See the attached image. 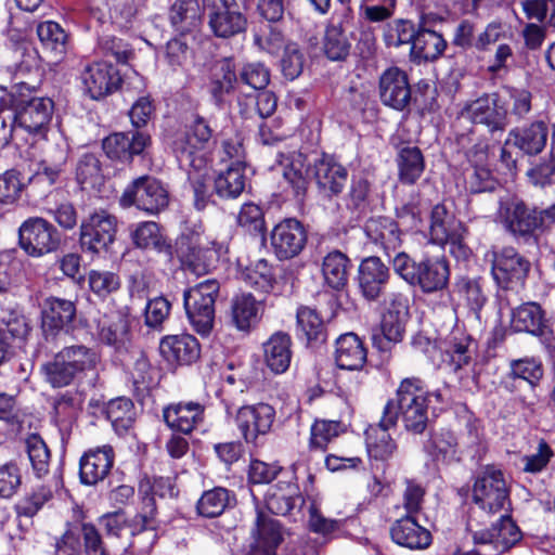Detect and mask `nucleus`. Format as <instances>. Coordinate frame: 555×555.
<instances>
[{"label":"nucleus","instance_id":"obj_26","mask_svg":"<svg viewBox=\"0 0 555 555\" xmlns=\"http://www.w3.org/2000/svg\"><path fill=\"white\" fill-rule=\"evenodd\" d=\"M150 143L151 138L147 133L131 130L106 137L102 145L108 158L130 163L134 156L141 155Z\"/></svg>","mask_w":555,"mask_h":555},{"label":"nucleus","instance_id":"obj_2","mask_svg":"<svg viewBox=\"0 0 555 555\" xmlns=\"http://www.w3.org/2000/svg\"><path fill=\"white\" fill-rule=\"evenodd\" d=\"M53 109L50 98L21 100L14 107L0 104V147L7 146L21 131L37 139L46 138Z\"/></svg>","mask_w":555,"mask_h":555},{"label":"nucleus","instance_id":"obj_18","mask_svg":"<svg viewBox=\"0 0 555 555\" xmlns=\"http://www.w3.org/2000/svg\"><path fill=\"white\" fill-rule=\"evenodd\" d=\"M398 412L395 403L388 401L383 410L379 423L366 431V449L370 459L375 461H388L397 451V443L388 430L396 426Z\"/></svg>","mask_w":555,"mask_h":555},{"label":"nucleus","instance_id":"obj_1","mask_svg":"<svg viewBox=\"0 0 555 555\" xmlns=\"http://www.w3.org/2000/svg\"><path fill=\"white\" fill-rule=\"evenodd\" d=\"M496 217L516 241L537 244L539 236L555 224V192L546 206L530 207L517 196L501 198Z\"/></svg>","mask_w":555,"mask_h":555},{"label":"nucleus","instance_id":"obj_44","mask_svg":"<svg viewBox=\"0 0 555 555\" xmlns=\"http://www.w3.org/2000/svg\"><path fill=\"white\" fill-rule=\"evenodd\" d=\"M246 183L245 168L229 165L214 179V191L221 198L234 199L244 192Z\"/></svg>","mask_w":555,"mask_h":555},{"label":"nucleus","instance_id":"obj_10","mask_svg":"<svg viewBox=\"0 0 555 555\" xmlns=\"http://www.w3.org/2000/svg\"><path fill=\"white\" fill-rule=\"evenodd\" d=\"M117 218L100 209L85 217L79 227V244L85 253L99 255L114 243L117 233Z\"/></svg>","mask_w":555,"mask_h":555},{"label":"nucleus","instance_id":"obj_60","mask_svg":"<svg viewBox=\"0 0 555 555\" xmlns=\"http://www.w3.org/2000/svg\"><path fill=\"white\" fill-rule=\"evenodd\" d=\"M501 103L511 106V113L518 118H525L531 111L532 94L525 88L503 86L501 89Z\"/></svg>","mask_w":555,"mask_h":555},{"label":"nucleus","instance_id":"obj_28","mask_svg":"<svg viewBox=\"0 0 555 555\" xmlns=\"http://www.w3.org/2000/svg\"><path fill=\"white\" fill-rule=\"evenodd\" d=\"M390 279L389 268L375 256L363 259L359 266L358 284L367 301H376Z\"/></svg>","mask_w":555,"mask_h":555},{"label":"nucleus","instance_id":"obj_30","mask_svg":"<svg viewBox=\"0 0 555 555\" xmlns=\"http://www.w3.org/2000/svg\"><path fill=\"white\" fill-rule=\"evenodd\" d=\"M205 408L198 402H178L166 406L163 418L172 430L190 434L204 421Z\"/></svg>","mask_w":555,"mask_h":555},{"label":"nucleus","instance_id":"obj_12","mask_svg":"<svg viewBox=\"0 0 555 555\" xmlns=\"http://www.w3.org/2000/svg\"><path fill=\"white\" fill-rule=\"evenodd\" d=\"M507 112L505 103H501L500 93H483L466 103L461 115L473 124L486 126L493 133L504 131L507 126Z\"/></svg>","mask_w":555,"mask_h":555},{"label":"nucleus","instance_id":"obj_61","mask_svg":"<svg viewBox=\"0 0 555 555\" xmlns=\"http://www.w3.org/2000/svg\"><path fill=\"white\" fill-rule=\"evenodd\" d=\"M508 369L521 382H526L531 389H534L543 377V365L541 360L533 357L511 360Z\"/></svg>","mask_w":555,"mask_h":555},{"label":"nucleus","instance_id":"obj_20","mask_svg":"<svg viewBox=\"0 0 555 555\" xmlns=\"http://www.w3.org/2000/svg\"><path fill=\"white\" fill-rule=\"evenodd\" d=\"M270 241L275 256L280 260H287L302 251L307 243V232L300 221L286 218L272 229Z\"/></svg>","mask_w":555,"mask_h":555},{"label":"nucleus","instance_id":"obj_13","mask_svg":"<svg viewBox=\"0 0 555 555\" xmlns=\"http://www.w3.org/2000/svg\"><path fill=\"white\" fill-rule=\"evenodd\" d=\"M18 242L26 254L40 257L57 249L60 236L53 224L43 218L33 217L21 224Z\"/></svg>","mask_w":555,"mask_h":555},{"label":"nucleus","instance_id":"obj_33","mask_svg":"<svg viewBox=\"0 0 555 555\" xmlns=\"http://www.w3.org/2000/svg\"><path fill=\"white\" fill-rule=\"evenodd\" d=\"M548 134L547 125L542 120H537L528 126L511 130L505 146L512 143L527 155H538L545 149Z\"/></svg>","mask_w":555,"mask_h":555},{"label":"nucleus","instance_id":"obj_31","mask_svg":"<svg viewBox=\"0 0 555 555\" xmlns=\"http://www.w3.org/2000/svg\"><path fill=\"white\" fill-rule=\"evenodd\" d=\"M450 279L449 263L444 257H428L418 261L413 286L424 293H435L447 287Z\"/></svg>","mask_w":555,"mask_h":555},{"label":"nucleus","instance_id":"obj_49","mask_svg":"<svg viewBox=\"0 0 555 555\" xmlns=\"http://www.w3.org/2000/svg\"><path fill=\"white\" fill-rule=\"evenodd\" d=\"M188 170V179L194 194V206L197 210L205 209L211 202L212 190L209 177L210 162H205L204 168L181 166Z\"/></svg>","mask_w":555,"mask_h":555},{"label":"nucleus","instance_id":"obj_48","mask_svg":"<svg viewBox=\"0 0 555 555\" xmlns=\"http://www.w3.org/2000/svg\"><path fill=\"white\" fill-rule=\"evenodd\" d=\"M425 451L436 462L449 463L460 460L457 439L450 430L434 433L425 444Z\"/></svg>","mask_w":555,"mask_h":555},{"label":"nucleus","instance_id":"obj_63","mask_svg":"<svg viewBox=\"0 0 555 555\" xmlns=\"http://www.w3.org/2000/svg\"><path fill=\"white\" fill-rule=\"evenodd\" d=\"M99 338L117 350L121 349L129 340L127 321L120 317L115 320H103L99 324Z\"/></svg>","mask_w":555,"mask_h":555},{"label":"nucleus","instance_id":"obj_40","mask_svg":"<svg viewBox=\"0 0 555 555\" xmlns=\"http://www.w3.org/2000/svg\"><path fill=\"white\" fill-rule=\"evenodd\" d=\"M280 473L282 478L274 486V489L270 490L267 506L274 514L285 515L294 508L299 488L294 482L292 474L282 470Z\"/></svg>","mask_w":555,"mask_h":555},{"label":"nucleus","instance_id":"obj_27","mask_svg":"<svg viewBox=\"0 0 555 555\" xmlns=\"http://www.w3.org/2000/svg\"><path fill=\"white\" fill-rule=\"evenodd\" d=\"M311 170L322 194L331 197L343 192L348 180V170L333 156L323 154L314 160Z\"/></svg>","mask_w":555,"mask_h":555},{"label":"nucleus","instance_id":"obj_37","mask_svg":"<svg viewBox=\"0 0 555 555\" xmlns=\"http://www.w3.org/2000/svg\"><path fill=\"white\" fill-rule=\"evenodd\" d=\"M511 325L515 332H525L544 338L550 333L544 311L535 302H526L514 309Z\"/></svg>","mask_w":555,"mask_h":555},{"label":"nucleus","instance_id":"obj_25","mask_svg":"<svg viewBox=\"0 0 555 555\" xmlns=\"http://www.w3.org/2000/svg\"><path fill=\"white\" fill-rule=\"evenodd\" d=\"M77 313L76 302L57 296H49L41 304V327L46 335L54 336L68 330Z\"/></svg>","mask_w":555,"mask_h":555},{"label":"nucleus","instance_id":"obj_36","mask_svg":"<svg viewBox=\"0 0 555 555\" xmlns=\"http://www.w3.org/2000/svg\"><path fill=\"white\" fill-rule=\"evenodd\" d=\"M364 232L373 243L383 247L388 257L401 246L399 223L388 217L370 218L365 222Z\"/></svg>","mask_w":555,"mask_h":555},{"label":"nucleus","instance_id":"obj_50","mask_svg":"<svg viewBox=\"0 0 555 555\" xmlns=\"http://www.w3.org/2000/svg\"><path fill=\"white\" fill-rule=\"evenodd\" d=\"M238 105L240 113L244 118H254L257 115L263 119L273 115L278 106V99L273 92L263 89L256 95L240 98Z\"/></svg>","mask_w":555,"mask_h":555},{"label":"nucleus","instance_id":"obj_16","mask_svg":"<svg viewBox=\"0 0 555 555\" xmlns=\"http://www.w3.org/2000/svg\"><path fill=\"white\" fill-rule=\"evenodd\" d=\"M85 93L92 100H101L121 87L122 78L111 63L94 61L87 63L80 72Z\"/></svg>","mask_w":555,"mask_h":555},{"label":"nucleus","instance_id":"obj_59","mask_svg":"<svg viewBox=\"0 0 555 555\" xmlns=\"http://www.w3.org/2000/svg\"><path fill=\"white\" fill-rule=\"evenodd\" d=\"M350 47V41L340 26H327L323 39V50L330 60H345L349 54Z\"/></svg>","mask_w":555,"mask_h":555},{"label":"nucleus","instance_id":"obj_24","mask_svg":"<svg viewBox=\"0 0 555 555\" xmlns=\"http://www.w3.org/2000/svg\"><path fill=\"white\" fill-rule=\"evenodd\" d=\"M380 102L396 111H403L411 102V86L408 75L399 67L383 72L378 83Z\"/></svg>","mask_w":555,"mask_h":555},{"label":"nucleus","instance_id":"obj_9","mask_svg":"<svg viewBox=\"0 0 555 555\" xmlns=\"http://www.w3.org/2000/svg\"><path fill=\"white\" fill-rule=\"evenodd\" d=\"M183 267L199 276L209 272L216 258L215 242L208 237L202 224H194L184 232L178 243Z\"/></svg>","mask_w":555,"mask_h":555},{"label":"nucleus","instance_id":"obj_43","mask_svg":"<svg viewBox=\"0 0 555 555\" xmlns=\"http://www.w3.org/2000/svg\"><path fill=\"white\" fill-rule=\"evenodd\" d=\"M37 36L42 49L51 53L56 61L66 54L68 35L59 23L53 21L39 23L37 25Z\"/></svg>","mask_w":555,"mask_h":555},{"label":"nucleus","instance_id":"obj_3","mask_svg":"<svg viewBox=\"0 0 555 555\" xmlns=\"http://www.w3.org/2000/svg\"><path fill=\"white\" fill-rule=\"evenodd\" d=\"M100 362L99 353L85 345L62 348L54 357L42 364L44 380L53 388L70 385L75 379L95 370Z\"/></svg>","mask_w":555,"mask_h":555},{"label":"nucleus","instance_id":"obj_5","mask_svg":"<svg viewBox=\"0 0 555 555\" xmlns=\"http://www.w3.org/2000/svg\"><path fill=\"white\" fill-rule=\"evenodd\" d=\"M430 397L440 401L441 395L439 391L429 392L425 383L418 377H408L399 384L396 399L391 401L408 431L422 434L426 429Z\"/></svg>","mask_w":555,"mask_h":555},{"label":"nucleus","instance_id":"obj_38","mask_svg":"<svg viewBox=\"0 0 555 555\" xmlns=\"http://www.w3.org/2000/svg\"><path fill=\"white\" fill-rule=\"evenodd\" d=\"M266 365L275 374L286 372L291 365L292 338L284 332H276L263 344Z\"/></svg>","mask_w":555,"mask_h":555},{"label":"nucleus","instance_id":"obj_34","mask_svg":"<svg viewBox=\"0 0 555 555\" xmlns=\"http://www.w3.org/2000/svg\"><path fill=\"white\" fill-rule=\"evenodd\" d=\"M367 351L354 333H345L336 339L335 362L341 370L359 371L366 363Z\"/></svg>","mask_w":555,"mask_h":555},{"label":"nucleus","instance_id":"obj_58","mask_svg":"<svg viewBox=\"0 0 555 555\" xmlns=\"http://www.w3.org/2000/svg\"><path fill=\"white\" fill-rule=\"evenodd\" d=\"M296 318L297 326L308 343L322 344L326 340L324 323L315 310L309 307H300L297 310Z\"/></svg>","mask_w":555,"mask_h":555},{"label":"nucleus","instance_id":"obj_29","mask_svg":"<svg viewBox=\"0 0 555 555\" xmlns=\"http://www.w3.org/2000/svg\"><path fill=\"white\" fill-rule=\"evenodd\" d=\"M159 351L171 365H191L201 357V345L191 334L168 335L162 338Z\"/></svg>","mask_w":555,"mask_h":555},{"label":"nucleus","instance_id":"obj_54","mask_svg":"<svg viewBox=\"0 0 555 555\" xmlns=\"http://www.w3.org/2000/svg\"><path fill=\"white\" fill-rule=\"evenodd\" d=\"M107 420L119 435L126 433L135 420V410L132 401L128 398H116L105 406Z\"/></svg>","mask_w":555,"mask_h":555},{"label":"nucleus","instance_id":"obj_22","mask_svg":"<svg viewBox=\"0 0 555 555\" xmlns=\"http://www.w3.org/2000/svg\"><path fill=\"white\" fill-rule=\"evenodd\" d=\"M409 318L408 298L401 293H390L383 301L380 330L390 343L403 339L405 324Z\"/></svg>","mask_w":555,"mask_h":555},{"label":"nucleus","instance_id":"obj_56","mask_svg":"<svg viewBox=\"0 0 555 555\" xmlns=\"http://www.w3.org/2000/svg\"><path fill=\"white\" fill-rule=\"evenodd\" d=\"M102 166L99 157L92 153L80 156L76 164V180L82 189H96L103 182Z\"/></svg>","mask_w":555,"mask_h":555},{"label":"nucleus","instance_id":"obj_47","mask_svg":"<svg viewBox=\"0 0 555 555\" xmlns=\"http://www.w3.org/2000/svg\"><path fill=\"white\" fill-rule=\"evenodd\" d=\"M350 259L339 250L330 251L322 262V274L325 283L333 289L344 288L348 282Z\"/></svg>","mask_w":555,"mask_h":555},{"label":"nucleus","instance_id":"obj_53","mask_svg":"<svg viewBox=\"0 0 555 555\" xmlns=\"http://www.w3.org/2000/svg\"><path fill=\"white\" fill-rule=\"evenodd\" d=\"M257 546L266 553L274 550L283 540L282 528L278 520L257 511L256 527L253 531Z\"/></svg>","mask_w":555,"mask_h":555},{"label":"nucleus","instance_id":"obj_23","mask_svg":"<svg viewBox=\"0 0 555 555\" xmlns=\"http://www.w3.org/2000/svg\"><path fill=\"white\" fill-rule=\"evenodd\" d=\"M114 463L115 452L112 446L104 444L88 449L79 460L80 482L86 486L98 485L108 476Z\"/></svg>","mask_w":555,"mask_h":555},{"label":"nucleus","instance_id":"obj_45","mask_svg":"<svg viewBox=\"0 0 555 555\" xmlns=\"http://www.w3.org/2000/svg\"><path fill=\"white\" fill-rule=\"evenodd\" d=\"M281 158L280 164L285 181L292 186L295 196H302L308 184L307 157L302 153L294 152L287 156L281 155Z\"/></svg>","mask_w":555,"mask_h":555},{"label":"nucleus","instance_id":"obj_46","mask_svg":"<svg viewBox=\"0 0 555 555\" xmlns=\"http://www.w3.org/2000/svg\"><path fill=\"white\" fill-rule=\"evenodd\" d=\"M398 177L403 184H414L425 170V160L417 146H404L397 156Z\"/></svg>","mask_w":555,"mask_h":555},{"label":"nucleus","instance_id":"obj_51","mask_svg":"<svg viewBox=\"0 0 555 555\" xmlns=\"http://www.w3.org/2000/svg\"><path fill=\"white\" fill-rule=\"evenodd\" d=\"M234 494H232L228 489L216 487L202 494L196 508L201 516L214 518L220 516L234 503Z\"/></svg>","mask_w":555,"mask_h":555},{"label":"nucleus","instance_id":"obj_17","mask_svg":"<svg viewBox=\"0 0 555 555\" xmlns=\"http://www.w3.org/2000/svg\"><path fill=\"white\" fill-rule=\"evenodd\" d=\"M208 25L216 37L231 38L247 29V18L235 0H207Z\"/></svg>","mask_w":555,"mask_h":555},{"label":"nucleus","instance_id":"obj_64","mask_svg":"<svg viewBox=\"0 0 555 555\" xmlns=\"http://www.w3.org/2000/svg\"><path fill=\"white\" fill-rule=\"evenodd\" d=\"M417 29L409 20H395L388 23L384 30V41L387 47H400L412 42L416 36Z\"/></svg>","mask_w":555,"mask_h":555},{"label":"nucleus","instance_id":"obj_21","mask_svg":"<svg viewBox=\"0 0 555 555\" xmlns=\"http://www.w3.org/2000/svg\"><path fill=\"white\" fill-rule=\"evenodd\" d=\"M275 410L268 403L244 405L238 409L235 423L246 442H255L258 436L270 431Z\"/></svg>","mask_w":555,"mask_h":555},{"label":"nucleus","instance_id":"obj_32","mask_svg":"<svg viewBox=\"0 0 555 555\" xmlns=\"http://www.w3.org/2000/svg\"><path fill=\"white\" fill-rule=\"evenodd\" d=\"M264 312V300L250 293H241L231 300V318L241 332H249L260 322Z\"/></svg>","mask_w":555,"mask_h":555},{"label":"nucleus","instance_id":"obj_52","mask_svg":"<svg viewBox=\"0 0 555 555\" xmlns=\"http://www.w3.org/2000/svg\"><path fill=\"white\" fill-rule=\"evenodd\" d=\"M169 20L176 30L188 33L201 21V8L197 0H177L170 8Z\"/></svg>","mask_w":555,"mask_h":555},{"label":"nucleus","instance_id":"obj_15","mask_svg":"<svg viewBox=\"0 0 555 555\" xmlns=\"http://www.w3.org/2000/svg\"><path fill=\"white\" fill-rule=\"evenodd\" d=\"M491 261L492 276L503 288L522 285L531 266L528 259L511 246L492 251Z\"/></svg>","mask_w":555,"mask_h":555},{"label":"nucleus","instance_id":"obj_57","mask_svg":"<svg viewBox=\"0 0 555 555\" xmlns=\"http://www.w3.org/2000/svg\"><path fill=\"white\" fill-rule=\"evenodd\" d=\"M25 449L34 475L37 478L44 477L49 473L51 454L43 439L37 434L29 435L25 440Z\"/></svg>","mask_w":555,"mask_h":555},{"label":"nucleus","instance_id":"obj_41","mask_svg":"<svg viewBox=\"0 0 555 555\" xmlns=\"http://www.w3.org/2000/svg\"><path fill=\"white\" fill-rule=\"evenodd\" d=\"M447 48L443 36L431 29H417L411 46V55L418 61L433 62L438 60Z\"/></svg>","mask_w":555,"mask_h":555},{"label":"nucleus","instance_id":"obj_8","mask_svg":"<svg viewBox=\"0 0 555 555\" xmlns=\"http://www.w3.org/2000/svg\"><path fill=\"white\" fill-rule=\"evenodd\" d=\"M473 500L487 514L507 513L511 501L504 473L492 465L482 468L474 482Z\"/></svg>","mask_w":555,"mask_h":555},{"label":"nucleus","instance_id":"obj_39","mask_svg":"<svg viewBox=\"0 0 555 555\" xmlns=\"http://www.w3.org/2000/svg\"><path fill=\"white\" fill-rule=\"evenodd\" d=\"M454 287L468 311L476 320L480 321L481 310L488 302V293L483 281L463 276L456 280Z\"/></svg>","mask_w":555,"mask_h":555},{"label":"nucleus","instance_id":"obj_35","mask_svg":"<svg viewBox=\"0 0 555 555\" xmlns=\"http://www.w3.org/2000/svg\"><path fill=\"white\" fill-rule=\"evenodd\" d=\"M390 535L396 544L410 550H425L431 543L430 532L410 515L395 521Z\"/></svg>","mask_w":555,"mask_h":555},{"label":"nucleus","instance_id":"obj_7","mask_svg":"<svg viewBox=\"0 0 555 555\" xmlns=\"http://www.w3.org/2000/svg\"><path fill=\"white\" fill-rule=\"evenodd\" d=\"M211 137L212 129L202 116H195L184 130L177 132L171 147L180 166L204 168L205 162H209L207 149Z\"/></svg>","mask_w":555,"mask_h":555},{"label":"nucleus","instance_id":"obj_62","mask_svg":"<svg viewBox=\"0 0 555 555\" xmlns=\"http://www.w3.org/2000/svg\"><path fill=\"white\" fill-rule=\"evenodd\" d=\"M237 82V76L229 62H222L212 75L209 90L219 104L231 93Z\"/></svg>","mask_w":555,"mask_h":555},{"label":"nucleus","instance_id":"obj_55","mask_svg":"<svg viewBox=\"0 0 555 555\" xmlns=\"http://www.w3.org/2000/svg\"><path fill=\"white\" fill-rule=\"evenodd\" d=\"M54 492L49 485L33 487L14 506L17 517L33 518L53 499Z\"/></svg>","mask_w":555,"mask_h":555},{"label":"nucleus","instance_id":"obj_14","mask_svg":"<svg viewBox=\"0 0 555 555\" xmlns=\"http://www.w3.org/2000/svg\"><path fill=\"white\" fill-rule=\"evenodd\" d=\"M463 224L450 214L446 206L436 205L430 215V240L433 243L450 246L455 257H466L467 248L463 244Z\"/></svg>","mask_w":555,"mask_h":555},{"label":"nucleus","instance_id":"obj_4","mask_svg":"<svg viewBox=\"0 0 555 555\" xmlns=\"http://www.w3.org/2000/svg\"><path fill=\"white\" fill-rule=\"evenodd\" d=\"M100 362L99 353L85 345L62 348L54 357L42 364L44 380L53 388L70 385L75 379L95 370Z\"/></svg>","mask_w":555,"mask_h":555},{"label":"nucleus","instance_id":"obj_11","mask_svg":"<svg viewBox=\"0 0 555 555\" xmlns=\"http://www.w3.org/2000/svg\"><path fill=\"white\" fill-rule=\"evenodd\" d=\"M169 204V194L155 178L142 176L134 179L122 192L119 205L122 208L135 206L149 215H157Z\"/></svg>","mask_w":555,"mask_h":555},{"label":"nucleus","instance_id":"obj_42","mask_svg":"<svg viewBox=\"0 0 555 555\" xmlns=\"http://www.w3.org/2000/svg\"><path fill=\"white\" fill-rule=\"evenodd\" d=\"M131 240L135 247L154 250L157 253H170L171 245L154 221H143L135 225L131 232Z\"/></svg>","mask_w":555,"mask_h":555},{"label":"nucleus","instance_id":"obj_19","mask_svg":"<svg viewBox=\"0 0 555 555\" xmlns=\"http://www.w3.org/2000/svg\"><path fill=\"white\" fill-rule=\"evenodd\" d=\"M522 538V533L513 519L501 514L499 521L489 530L476 531L473 534L475 545L488 546L489 555H499L509 551Z\"/></svg>","mask_w":555,"mask_h":555},{"label":"nucleus","instance_id":"obj_6","mask_svg":"<svg viewBox=\"0 0 555 555\" xmlns=\"http://www.w3.org/2000/svg\"><path fill=\"white\" fill-rule=\"evenodd\" d=\"M219 291V282L216 279H208L190 287L183 294L189 323L202 337H208L214 328L215 302Z\"/></svg>","mask_w":555,"mask_h":555}]
</instances>
